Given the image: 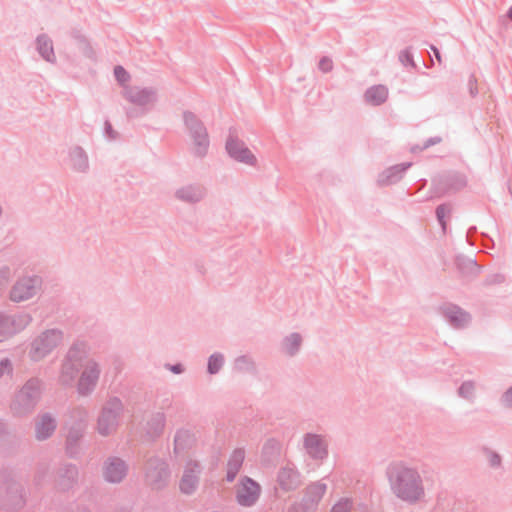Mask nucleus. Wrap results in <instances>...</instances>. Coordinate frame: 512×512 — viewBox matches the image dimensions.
Returning <instances> with one entry per match:
<instances>
[{"instance_id":"obj_30","label":"nucleus","mask_w":512,"mask_h":512,"mask_svg":"<svg viewBox=\"0 0 512 512\" xmlns=\"http://www.w3.org/2000/svg\"><path fill=\"white\" fill-rule=\"evenodd\" d=\"M508 16L512 20V7L509 9Z\"/></svg>"},{"instance_id":"obj_26","label":"nucleus","mask_w":512,"mask_h":512,"mask_svg":"<svg viewBox=\"0 0 512 512\" xmlns=\"http://www.w3.org/2000/svg\"><path fill=\"white\" fill-rule=\"evenodd\" d=\"M8 371L9 370V363L8 361H3L0 363V373H3L4 371Z\"/></svg>"},{"instance_id":"obj_2","label":"nucleus","mask_w":512,"mask_h":512,"mask_svg":"<svg viewBox=\"0 0 512 512\" xmlns=\"http://www.w3.org/2000/svg\"><path fill=\"white\" fill-rule=\"evenodd\" d=\"M226 150L236 161L248 165H254L256 163V157L253 153L244 145V143L237 139L230 138L227 141Z\"/></svg>"},{"instance_id":"obj_27","label":"nucleus","mask_w":512,"mask_h":512,"mask_svg":"<svg viewBox=\"0 0 512 512\" xmlns=\"http://www.w3.org/2000/svg\"><path fill=\"white\" fill-rule=\"evenodd\" d=\"M500 462V458L497 455H493L491 458L492 465H497Z\"/></svg>"},{"instance_id":"obj_33","label":"nucleus","mask_w":512,"mask_h":512,"mask_svg":"<svg viewBox=\"0 0 512 512\" xmlns=\"http://www.w3.org/2000/svg\"><path fill=\"white\" fill-rule=\"evenodd\" d=\"M173 371L178 373V372H180V369H179V368H178V366H177V367H174V368H173Z\"/></svg>"},{"instance_id":"obj_12","label":"nucleus","mask_w":512,"mask_h":512,"mask_svg":"<svg viewBox=\"0 0 512 512\" xmlns=\"http://www.w3.org/2000/svg\"><path fill=\"white\" fill-rule=\"evenodd\" d=\"M38 49L47 61L54 60L55 56L53 47L51 41L48 38L44 36L38 38Z\"/></svg>"},{"instance_id":"obj_29","label":"nucleus","mask_w":512,"mask_h":512,"mask_svg":"<svg viewBox=\"0 0 512 512\" xmlns=\"http://www.w3.org/2000/svg\"><path fill=\"white\" fill-rule=\"evenodd\" d=\"M433 51H434L435 57L440 62L441 61V57H440L439 51L436 48H433Z\"/></svg>"},{"instance_id":"obj_4","label":"nucleus","mask_w":512,"mask_h":512,"mask_svg":"<svg viewBox=\"0 0 512 512\" xmlns=\"http://www.w3.org/2000/svg\"><path fill=\"white\" fill-rule=\"evenodd\" d=\"M260 488L257 483L250 479L243 480L237 490V499L241 505H252L259 496Z\"/></svg>"},{"instance_id":"obj_10","label":"nucleus","mask_w":512,"mask_h":512,"mask_svg":"<svg viewBox=\"0 0 512 512\" xmlns=\"http://www.w3.org/2000/svg\"><path fill=\"white\" fill-rule=\"evenodd\" d=\"M55 429L54 421L50 417H43L37 424L36 433L38 439H45Z\"/></svg>"},{"instance_id":"obj_16","label":"nucleus","mask_w":512,"mask_h":512,"mask_svg":"<svg viewBox=\"0 0 512 512\" xmlns=\"http://www.w3.org/2000/svg\"><path fill=\"white\" fill-rule=\"evenodd\" d=\"M60 339V335L54 331L49 332L45 334L41 339L40 343L44 345L43 352L48 350V348H51L57 344V342Z\"/></svg>"},{"instance_id":"obj_22","label":"nucleus","mask_w":512,"mask_h":512,"mask_svg":"<svg viewBox=\"0 0 512 512\" xmlns=\"http://www.w3.org/2000/svg\"><path fill=\"white\" fill-rule=\"evenodd\" d=\"M449 212H450V209H448L445 206H440L437 209V216H438V219L441 221L443 227L445 226L443 219L447 214H449Z\"/></svg>"},{"instance_id":"obj_28","label":"nucleus","mask_w":512,"mask_h":512,"mask_svg":"<svg viewBox=\"0 0 512 512\" xmlns=\"http://www.w3.org/2000/svg\"><path fill=\"white\" fill-rule=\"evenodd\" d=\"M148 477H149L150 483L157 486V484L155 483V476L153 474H150Z\"/></svg>"},{"instance_id":"obj_6","label":"nucleus","mask_w":512,"mask_h":512,"mask_svg":"<svg viewBox=\"0 0 512 512\" xmlns=\"http://www.w3.org/2000/svg\"><path fill=\"white\" fill-rule=\"evenodd\" d=\"M126 473L125 465L120 460L110 461L105 467V478L110 482H119Z\"/></svg>"},{"instance_id":"obj_1","label":"nucleus","mask_w":512,"mask_h":512,"mask_svg":"<svg viewBox=\"0 0 512 512\" xmlns=\"http://www.w3.org/2000/svg\"><path fill=\"white\" fill-rule=\"evenodd\" d=\"M390 481L395 493L404 500L415 501L423 494L419 476L413 470L393 467L390 470Z\"/></svg>"},{"instance_id":"obj_13","label":"nucleus","mask_w":512,"mask_h":512,"mask_svg":"<svg viewBox=\"0 0 512 512\" xmlns=\"http://www.w3.org/2000/svg\"><path fill=\"white\" fill-rule=\"evenodd\" d=\"M324 493H325V485L314 484V485L310 486L307 490L306 501L311 504L317 503L322 498Z\"/></svg>"},{"instance_id":"obj_9","label":"nucleus","mask_w":512,"mask_h":512,"mask_svg":"<svg viewBox=\"0 0 512 512\" xmlns=\"http://www.w3.org/2000/svg\"><path fill=\"white\" fill-rule=\"evenodd\" d=\"M244 460V453L243 451H235L232 456H231V459L228 463V471H227V477H228V480H233L234 477L236 476V474L238 473L241 465H242V462Z\"/></svg>"},{"instance_id":"obj_20","label":"nucleus","mask_w":512,"mask_h":512,"mask_svg":"<svg viewBox=\"0 0 512 512\" xmlns=\"http://www.w3.org/2000/svg\"><path fill=\"white\" fill-rule=\"evenodd\" d=\"M114 73H115V76L117 78V80L120 82V83H125L128 81L129 79V74L126 72V70L121 67V66H117L115 67L114 69Z\"/></svg>"},{"instance_id":"obj_31","label":"nucleus","mask_w":512,"mask_h":512,"mask_svg":"<svg viewBox=\"0 0 512 512\" xmlns=\"http://www.w3.org/2000/svg\"><path fill=\"white\" fill-rule=\"evenodd\" d=\"M134 101L139 102V103H143L144 102V100H142L141 98H136V99H134Z\"/></svg>"},{"instance_id":"obj_24","label":"nucleus","mask_w":512,"mask_h":512,"mask_svg":"<svg viewBox=\"0 0 512 512\" xmlns=\"http://www.w3.org/2000/svg\"><path fill=\"white\" fill-rule=\"evenodd\" d=\"M472 389H473L472 384L466 383L461 386L460 392H461V394L464 395V394H468Z\"/></svg>"},{"instance_id":"obj_32","label":"nucleus","mask_w":512,"mask_h":512,"mask_svg":"<svg viewBox=\"0 0 512 512\" xmlns=\"http://www.w3.org/2000/svg\"><path fill=\"white\" fill-rule=\"evenodd\" d=\"M182 197H183V198H186V199H188V200H192V199H194V197H191V196H187V197H186V196L182 195Z\"/></svg>"},{"instance_id":"obj_7","label":"nucleus","mask_w":512,"mask_h":512,"mask_svg":"<svg viewBox=\"0 0 512 512\" xmlns=\"http://www.w3.org/2000/svg\"><path fill=\"white\" fill-rule=\"evenodd\" d=\"M305 446L313 457L322 458L326 453L325 445L317 435H308L305 438Z\"/></svg>"},{"instance_id":"obj_5","label":"nucleus","mask_w":512,"mask_h":512,"mask_svg":"<svg viewBox=\"0 0 512 512\" xmlns=\"http://www.w3.org/2000/svg\"><path fill=\"white\" fill-rule=\"evenodd\" d=\"M37 288L36 280L24 279L14 286L11 292V298L14 301L26 300L36 293Z\"/></svg>"},{"instance_id":"obj_18","label":"nucleus","mask_w":512,"mask_h":512,"mask_svg":"<svg viewBox=\"0 0 512 512\" xmlns=\"http://www.w3.org/2000/svg\"><path fill=\"white\" fill-rule=\"evenodd\" d=\"M222 363H223V357L221 355H218V354L212 355L208 362V371L211 374L218 372Z\"/></svg>"},{"instance_id":"obj_15","label":"nucleus","mask_w":512,"mask_h":512,"mask_svg":"<svg viewBox=\"0 0 512 512\" xmlns=\"http://www.w3.org/2000/svg\"><path fill=\"white\" fill-rule=\"evenodd\" d=\"M449 317L451 322L457 327L464 326L468 322L467 314L461 311L460 309L455 308L451 310L449 313Z\"/></svg>"},{"instance_id":"obj_17","label":"nucleus","mask_w":512,"mask_h":512,"mask_svg":"<svg viewBox=\"0 0 512 512\" xmlns=\"http://www.w3.org/2000/svg\"><path fill=\"white\" fill-rule=\"evenodd\" d=\"M98 373L96 370H91L89 373H84L80 380V387L82 389H88L89 385H92L97 380Z\"/></svg>"},{"instance_id":"obj_8","label":"nucleus","mask_w":512,"mask_h":512,"mask_svg":"<svg viewBox=\"0 0 512 512\" xmlns=\"http://www.w3.org/2000/svg\"><path fill=\"white\" fill-rule=\"evenodd\" d=\"M388 96V91L386 87L382 85H377L374 87H371L369 90H367L365 94V98L368 103L372 105H380L382 104Z\"/></svg>"},{"instance_id":"obj_14","label":"nucleus","mask_w":512,"mask_h":512,"mask_svg":"<svg viewBox=\"0 0 512 512\" xmlns=\"http://www.w3.org/2000/svg\"><path fill=\"white\" fill-rule=\"evenodd\" d=\"M196 484V477L193 472H188L184 474L181 483H180V489L184 493H191L195 489Z\"/></svg>"},{"instance_id":"obj_34","label":"nucleus","mask_w":512,"mask_h":512,"mask_svg":"<svg viewBox=\"0 0 512 512\" xmlns=\"http://www.w3.org/2000/svg\"><path fill=\"white\" fill-rule=\"evenodd\" d=\"M145 94V97L148 98L149 94L148 92H143Z\"/></svg>"},{"instance_id":"obj_23","label":"nucleus","mask_w":512,"mask_h":512,"mask_svg":"<svg viewBox=\"0 0 512 512\" xmlns=\"http://www.w3.org/2000/svg\"><path fill=\"white\" fill-rule=\"evenodd\" d=\"M348 511H349V506L347 503H338L332 508L331 512H348Z\"/></svg>"},{"instance_id":"obj_19","label":"nucleus","mask_w":512,"mask_h":512,"mask_svg":"<svg viewBox=\"0 0 512 512\" xmlns=\"http://www.w3.org/2000/svg\"><path fill=\"white\" fill-rule=\"evenodd\" d=\"M300 345V337L298 335H292L286 341V349L289 353H293Z\"/></svg>"},{"instance_id":"obj_11","label":"nucleus","mask_w":512,"mask_h":512,"mask_svg":"<svg viewBox=\"0 0 512 512\" xmlns=\"http://www.w3.org/2000/svg\"><path fill=\"white\" fill-rule=\"evenodd\" d=\"M278 481L282 489L289 490L296 486L297 476L292 470L285 469L279 474Z\"/></svg>"},{"instance_id":"obj_3","label":"nucleus","mask_w":512,"mask_h":512,"mask_svg":"<svg viewBox=\"0 0 512 512\" xmlns=\"http://www.w3.org/2000/svg\"><path fill=\"white\" fill-rule=\"evenodd\" d=\"M185 122L189 127L191 133L194 134L196 153L198 155L204 154L208 145L207 134L205 129L202 127L200 123L197 122V120L192 114L185 115Z\"/></svg>"},{"instance_id":"obj_25","label":"nucleus","mask_w":512,"mask_h":512,"mask_svg":"<svg viewBox=\"0 0 512 512\" xmlns=\"http://www.w3.org/2000/svg\"><path fill=\"white\" fill-rule=\"evenodd\" d=\"M504 401L508 406H512V388L506 392Z\"/></svg>"},{"instance_id":"obj_21","label":"nucleus","mask_w":512,"mask_h":512,"mask_svg":"<svg viewBox=\"0 0 512 512\" xmlns=\"http://www.w3.org/2000/svg\"><path fill=\"white\" fill-rule=\"evenodd\" d=\"M319 67L324 72L330 71L333 67L332 60L329 58H323L319 63Z\"/></svg>"}]
</instances>
